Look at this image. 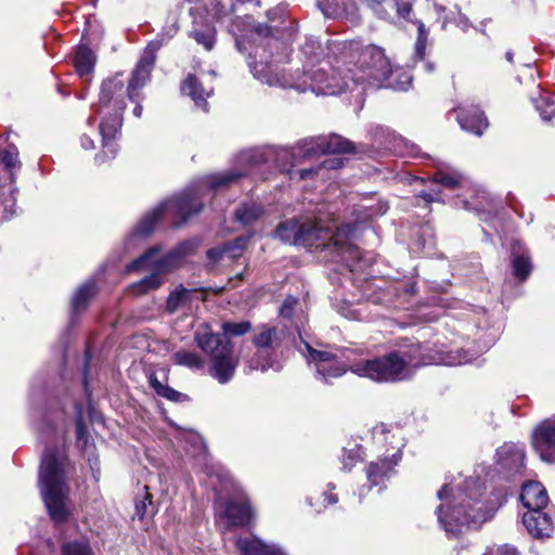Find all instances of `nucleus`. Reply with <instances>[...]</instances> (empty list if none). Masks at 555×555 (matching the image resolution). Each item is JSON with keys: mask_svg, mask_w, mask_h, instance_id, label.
I'll return each mask as SVG.
<instances>
[{"mask_svg": "<svg viewBox=\"0 0 555 555\" xmlns=\"http://www.w3.org/2000/svg\"><path fill=\"white\" fill-rule=\"evenodd\" d=\"M446 11L447 10L443 5L434 3V12L437 15V20L441 22V28H446L448 23L454 22L463 30L467 29L468 20L464 15L459 13L456 16L451 17Z\"/></svg>", "mask_w": 555, "mask_h": 555, "instance_id": "nucleus-36", "label": "nucleus"}, {"mask_svg": "<svg viewBox=\"0 0 555 555\" xmlns=\"http://www.w3.org/2000/svg\"><path fill=\"white\" fill-rule=\"evenodd\" d=\"M531 101L543 120H551L555 116V102L545 92L539 91L538 96H531Z\"/></svg>", "mask_w": 555, "mask_h": 555, "instance_id": "nucleus-34", "label": "nucleus"}, {"mask_svg": "<svg viewBox=\"0 0 555 555\" xmlns=\"http://www.w3.org/2000/svg\"><path fill=\"white\" fill-rule=\"evenodd\" d=\"M247 238L238 237L233 243L225 244L223 247L211 248L207 251V257L212 261H218L223 255L230 258H237L246 246Z\"/></svg>", "mask_w": 555, "mask_h": 555, "instance_id": "nucleus-29", "label": "nucleus"}, {"mask_svg": "<svg viewBox=\"0 0 555 555\" xmlns=\"http://www.w3.org/2000/svg\"><path fill=\"white\" fill-rule=\"evenodd\" d=\"M481 494V487L473 477L447 483L438 491L441 503L436 514L448 535L457 537L464 529L479 527L493 516L494 509L480 502Z\"/></svg>", "mask_w": 555, "mask_h": 555, "instance_id": "nucleus-4", "label": "nucleus"}, {"mask_svg": "<svg viewBox=\"0 0 555 555\" xmlns=\"http://www.w3.org/2000/svg\"><path fill=\"white\" fill-rule=\"evenodd\" d=\"M235 42H236V47L238 50H242V46H243V41L240 39V38H236L235 39Z\"/></svg>", "mask_w": 555, "mask_h": 555, "instance_id": "nucleus-59", "label": "nucleus"}, {"mask_svg": "<svg viewBox=\"0 0 555 555\" xmlns=\"http://www.w3.org/2000/svg\"><path fill=\"white\" fill-rule=\"evenodd\" d=\"M525 456L522 444L505 442L496 450V464L507 476H513L524 468Z\"/></svg>", "mask_w": 555, "mask_h": 555, "instance_id": "nucleus-15", "label": "nucleus"}, {"mask_svg": "<svg viewBox=\"0 0 555 555\" xmlns=\"http://www.w3.org/2000/svg\"><path fill=\"white\" fill-rule=\"evenodd\" d=\"M297 305V299L293 296H288L283 301L281 308H280V314L283 318H291L293 315V312L295 310V307Z\"/></svg>", "mask_w": 555, "mask_h": 555, "instance_id": "nucleus-46", "label": "nucleus"}, {"mask_svg": "<svg viewBox=\"0 0 555 555\" xmlns=\"http://www.w3.org/2000/svg\"><path fill=\"white\" fill-rule=\"evenodd\" d=\"M76 434H77V440L80 443L85 436V425L81 418L77 421L76 425Z\"/></svg>", "mask_w": 555, "mask_h": 555, "instance_id": "nucleus-54", "label": "nucleus"}, {"mask_svg": "<svg viewBox=\"0 0 555 555\" xmlns=\"http://www.w3.org/2000/svg\"><path fill=\"white\" fill-rule=\"evenodd\" d=\"M171 358L175 364L193 371L203 370L206 363L205 359L199 353L185 349L176 351Z\"/></svg>", "mask_w": 555, "mask_h": 555, "instance_id": "nucleus-28", "label": "nucleus"}, {"mask_svg": "<svg viewBox=\"0 0 555 555\" xmlns=\"http://www.w3.org/2000/svg\"><path fill=\"white\" fill-rule=\"evenodd\" d=\"M151 270V274L131 285V292L134 295H142L157 289L163 284L162 274L157 270Z\"/></svg>", "mask_w": 555, "mask_h": 555, "instance_id": "nucleus-33", "label": "nucleus"}, {"mask_svg": "<svg viewBox=\"0 0 555 555\" xmlns=\"http://www.w3.org/2000/svg\"><path fill=\"white\" fill-rule=\"evenodd\" d=\"M163 46V39L151 41L144 50L131 73L127 88L121 74L103 81L100 92L98 114L102 116L100 122V134L102 137L101 154L95 155V162L102 164L107 159L114 158L117 153V146L114 142L122 125V113L126 107L125 94L135 103L132 109L133 116L141 117L143 107L141 102L144 99L142 89L147 83L151 73L154 68L156 52Z\"/></svg>", "mask_w": 555, "mask_h": 555, "instance_id": "nucleus-2", "label": "nucleus"}, {"mask_svg": "<svg viewBox=\"0 0 555 555\" xmlns=\"http://www.w3.org/2000/svg\"><path fill=\"white\" fill-rule=\"evenodd\" d=\"M291 53L289 46L271 35L268 26H259L253 34V50L248 66L254 77L262 83L293 88L299 92L310 90L315 94L334 95L352 90L358 83L382 86L392 74V67L384 51L376 46L350 42L344 46L341 66H321L304 75L287 74L284 65Z\"/></svg>", "mask_w": 555, "mask_h": 555, "instance_id": "nucleus-1", "label": "nucleus"}, {"mask_svg": "<svg viewBox=\"0 0 555 555\" xmlns=\"http://www.w3.org/2000/svg\"><path fill=\"white\" fill-rule=\"evenodd\" d=\"M262 210L256 204L242 205L235 212L236 219L244 225L253 224L261 216Z\"/></svg>", "mask_w": 555, "mask_h": 555, "instance_id": "nucleus-37", "label": "nucleus"}, {"mask_svg": "<svg viewBox=\"0 0 555 555\" xmlns=\"http://www.w3.org/2000/svg\"><path fill=\"white\" fill-rule=\"evenodd\" d=\"M236 546L242 555H287L280 545L268 544L257 538H240Z\"/></svg>", "mask_w": 555, "mask_h": 555, "instance_id": "nucleus-20", "label": "nucleus"}, {"mask_svg": "<svg viewBox=\"0 0 555 555\" xmlns=\"http://www.w3.org/2000/svg\"><path fill=\"white\" fill-rule=\"evenodd\" d=\"M177 30H178V27H177L176 23H173L168 30V36L172 37L177 33Z\"/></svg>", "mask_w": 555, "mask_h": 555, "instance_id": "nucleus-58", "label": "nucleus"}, {"mask_svg": "<svg viewBox=\"0 0 555 555\" xmlns=\"http://www.w3.org/2000/svg\"><path fill=\"white\" fill-rule=\"evenodd\" d=\"M62 555H94L86 540L68 541L62 545Z\"/></svg>", "mask_w": 555, "mask_h": 555, "instance_id": "nucleus-38", "label": "nucleus"}, {"mask_svg": "<svg viewBox=\"0 0 555 555\" xmlns=\"http://www.w3.org/2000/svg\"><path fill=\"white\" fill-rule=\"evenodd\" d=\"M301 52L307 56L308 61H313L321 52L320 42L314 38H308L301 47Z\"/></svg>", "mask_w": 555, "mask_h": 555, "instance_id": "nucleus-44", "label": "nucleus"}, {"mask_svg": "<svg viewBox=\"0 0 555 555\" xmlns=\"http://www.w3.org/2000/svg\"><path fill=\"white\" fill-rule=\"evenodd\" d=\"M405 149H406V152H405V155L406 156H410V157H422V154H421V150L420 147L414 144V143H410V142H406V141H402Z\"/></svg>", "mask_w": 555, "mask_h": 555, "instance_id": "nucleus-49", "label": "nucleus"}, {"mask_svg": "<svg viewBox=\"0 0 555 555\" xmlns=\"http://www.w3.org/2000/svg\"><path fill=\"white\" fill-rule=\"evenodd\" d=\"M421 196L427 202V203H431V202H435V201H439L440 197L438 194H433V193H429V192H423L421 194Z\"/></svg>", "mask_w": 555, "mask_h": 555, "instance_id": "nucleus-57", "label": "nucleus"}, {"mask_svg": "<svg viewBox=\"0 0 555 555\" xmlns=\"http://www.w3.org/2000/svg\"><path fill=\"white\" fill-rule=\"evenodd\" d=\"M403 80L398 83H389L391 88L398 89V90H406L408 87L411 85V77L408 74H402Z\"/></svg>", "mask_w": 555, "mask_h": 555, "instance_id": "nucleus-51", "label": "nucleus"}, {"mask_svg": "<svg viewBox=\"0 0 555 555\" xmlns=\"http://www.w3.org/2000/svg\"><path fill=\"white\" fill-rule=\"evenodd\" d=\"M202 209V202L198 192L188 189L180 194L172 196L156 206L151 212H147L134 229L138 236L151 234L158 219L166 212H173L182 219H186Z\"/></svg>", "mask_w": 555, "mask_h": 555, "instance_id": "nucleus-9", "label": "nucleus"}, {"mask_svg": "<svg viewBox=\"0 0 555 555\" xmlns=\"http://www.w3.org/2000/svg\"><path fill=\"white\" fill-rule=\"evenodd\" d=\"M506 59H507V61L512 62L513 61V53L512 52H506Z\"/></svg>", "mask_w": 555, "mask_h": 555, "instance_id": "nucleus-60", "label": "nucleus"}, {"mask_svg": "<svg viewBox=\"0 0 555 555\" xmlns=\"http://www.w3.org/2000/svg\"><path fill=\"white\" fill-rule=\"evenodd\" d=\"M0 157L7 169L13 170L20 167L18 152L14 146L0 152Z\"/></svg>", "mask_w": 555, "mask_h": 555, "instance_id": "nucleus-41", "label": "nucleus"}, {"mask_svg": "<svg viewBox=\"0 0 555 555\" xmlns=\"http://www.w3.org/2000/svg\"><path fill=\"white\" fill-rule=\"evenodd\" d=\"M95 64V56L93 52L85 46H80L74 57V65L76 72L80 77H86L92 73Z\"/></svg>", "mask_w": 555, "mask_h": 555, "instance_id": "nucleus-27", "label": "nucleus"}, {"mask_svg": "<svg viewBox=\"0 0 555 555\" xmlns=\"http://www.w3.org/2000/svg\"><path fill=\"white\" fill-rule=\"evenodd\" d=\"M238 358L234 356L232 346H222L210 357L209 375L219 384H228L234 376Z\"/></svg>", "mask_w": 555, "mask_h": 555, "instance_id": "nucleus-13", "label": "nucleus"}, {"mask_svg": "<svg viewBox=\"0 0 555 555\" xmlns=\"http://www.w3.org/2000/svg\"><path fill=\"white\" fill-rule=\"evenodd\" d=\"M181 91L193 99L198 107L207 111L206 98L212 93V88H204L203 81L193 75H189L181 86Z\"/></svg>", "mask_w": 555, "mask_h": 555, "instance_id": "nucleus-23", "label": "nucleus"}, {"mask_svg": "<svg viewBox=\"0 0 555 555\" xmlns=\"http://www.w3.org/2000/svg\"><path fill=\"white\" fill-rule=\"evenodd\" d=\"M194 295L195 292L193 289H189L181 284L176 286L168 294L165 304V311L169 314H173L178 311L190 308Z\"/></svg>", "mask_w": 555, "mask_h": 555, "instance_id": "nucleus-22", "label": "nucleus"}, {"mask_svg": "<svg viewBox=\"0 0 555 555\" xmlns=\"http://www.w3.org/2000/svg\"><path fill=\"white\" fill-rule=\"evenodd\" d=\"M359 459H360V449L359 448L352 449L349 451H344L343 456H341V463H343L344 469L350 470L356 465V463L359 461Z\"/></svg>", "mask_w": 555, "mask_h": 555, "instance_id": "nucleus-45", "label": "nucleus"}, {"mask_svg": "<svg viewBox=\"0 0 555 555\" xmlns=\"http://www.w3.org/2000/svg\"><path fill=\"white\" fill-rule=\"evenodd\" d=\"M401 460L400 448H392L391 452L387 451L383 457L372 461L366 469V478L372 487L384 486L395 473V467Z\"/></svg>", "mask_w": 555, "mask_h": 555, "instance_id": "nucleus-14", "label": "nucleus"}, {"mask_svg": "<svg viewBox=\"0 0 555 555\" xmlns=\"http://www.w3.org/2000/svg\"><path fill=\"white\" fill-rule=\"evenodd\" d=\"M341 165H343V162L340 158H331V159L324 160L318 169H320L322 167L328 168V169H336V168L341 167Z\"/></svg>", "mask_w": 555, "mask_h": 555, "instance_id": "nucleus-52", "label": "nucleus"}, {"mask_svg": "<svg viewBox=\"0 0 555 555\" xmlns=\"http://www.w3.org/2000/svg\"><path fill=\"white\" fill-rule=\"evenodd\" d=\"M511 262L513 274L519 281H525L532 271L531 258L528 250L518 242L512 246Z\"/></svg>", "mask_w": 555, "mask_h": 555, "instance_id": "nucleus-21", "label": "nucleus"}, {"mask_svg": "<svg viewBox=\"0 0 555 555\" xmlns=\"http://www.w3.org/2000/svg\"><path fill=\"white\" fill-rule=\"evenodd\" d=\"M352 150V144L348 140L337 134L328 137H319L304 141L294 149H273V147H255L242 151L236 157V164L241 167L255 166L271 160L291 158L292 163L298 158L310 159L323 154L346 153Z\"/></svg>", "mask_w": 555, "mask_h": 555, "instance_id": "nucleus-6", "label": "nucleus"}, {"mask_svg": "<svg viewBox=\"0 0 555 555\" xmlns=\"http://www.w3.org/2000/svg\"><path fill=\"white\" fill-rule=\"evenodd\" d=\"M522 522L528 532L534 538H547L553 531L551 517L543 512V508L527 511L522 516Z\"/></svg>", "mask_w": 555, "mask_h": 555, "instance_id": "nucleus-16", "label": "nucleus"}, {"mask_svg": "<svg viewBox=\"0 0 555 555\" xmlns=\"http://www.w3.org/2000/svg\"><path fill=\"white\" fill-rule=\"evenodd\" d=\"M151 385L154 388V390L162 397L178 402L181 400L183 395L169 386L163 385L160 382H158L156 378L151 377Z\"/></svg>", "mask_w": 555, "mask_h": 555, "instance_id": "nucleus-39", "label": "nucleus"}, {"mask_svg": "<svg viewBox=\"0 0 555 555\" xmlns=\"http://www.w3.org/2000/svg\"><path fill=\"white\" fill-rule=\"evenodd\" d=\"M413 181H415V182H422V180H421V179H418V178H413Z\"/></svg>", "mask_w": 555, "mask_h": 555, "instance_id": "nucleus-61", "label": "nucleus"}, {"mask_svg": "<svg viewBox=\"0 0 555 555\" xmlns=\"http://www.w3.org/2000/svg\"><path fill=\"white\" fill-rule=\"evenodd\" d=\"M80 145L85 150H91L94 147L93 140L89 138L88 135H82L80 138Z\"/></svg>", "mask_w": 555, "mask_h": 555, "instance_id": "nucleus-55", "label": "nucleus"}, {"mask_svg": "<svg viewBox=\"0 0 555 555\" xmlns=\"http://www.w3.org/2000/svg\"><path fill=\"white\" fill-rule=\"evenodd\" d=\"M208 12L221 23H232L233 22V12L235 9L234 0H209L208 2ZM229 31L234 34V28L232 24L228 25Z\"/></svg>", "mask_w": 555, "mask_h": 555, "instance_id": "nucleus-24", "label": "nucleus"}, {"mask_svg": "<svg viewBox=\"0 0 555 555\" xmlns=\"http://www.w3.org/2000/svg\"><path fill=\"white\" fill-rule=\"evenodd\" d=\"M249 366H250L251 370H260L262 372H264V371L269 370L270 367H272V365L267 363V362L266 363H258L255 360H251L249 362Z\"/></svg>", "mask_w": 555, "mask_h": 555, "instance_id": "nucleus-53", "label": "nucleus"}, {"mask_svg": "<svg viewBox=\"0 0 555 555\" xmlns=\"http://www.w3.org/2000/svg\"><path fill=\"white\" fill-rule=\"evenodd\" d=\"M192 36L196 40V42L202 44L206 50L209 51L214 48L216 41L215 30H207L205 33L194 30L192 33Z\"/></svg>", "mask_w": 555, "mask_h": 555, "instance_id": "nucleus-42", "label": "nucleus"}, {"mask_svg": "<svg viewBox=\"0 0 555 555\" xmlns=\"http://www.w3.org/2000/svg\"><path fill=\"white\" fill-rule=\"evenodd\" d=\"M12 181L8 185H0V221L8 220L15 211V196Z\"/></svg>", "mask_w": 555, "mask_h": 555, "instance_id": "nucleus-31", "label": "nucleus"}, {"mask_svg": "<svg viewBox=\"0 0 555 555\" xmlns=\"http://www.w3.org/2000/svg\"><path fill=\"white\" fill-rule=\"evenodd\" d=\"M151 495L146 493L143 500L135 502V516L142 520L147 514V507L151 505Z\"/></svg>", "mask_w": 555, "mask_h": 555, "instance_id": "nucleus-47", "label": "nucleus"}, {"mask_svg": "<svg viewBox=\"0 0 555 555\" xmlns=\"http://www.w3.org/2000/svg\"><path fill=\"white\" fill-rule=\"evenodd\" d=\"M456 119L463 130L476 135H481L488 127L487 118L478 107H459Z\"/></svg>", "mask_w": 555, "mask_h": 555, "instance_id": "nucleus-17", "label": "nucleus"}, {"mask_svg": "<svg viewBox=\"0 0 555 555\" xmlns=\"http://www.w3.org/2000/svg\"><path fill=\"white\" fill-rule=\"evenodd\" d=\"M416 24H417V30H418L417 33L418 34H417V38H416L415 47H414V59H415V61L423 62L422 68L426 73H433L435 69V64L429 61L424 62L426 44H427V40H428V30L426 29L423 22L417 21Z\"/></svg>", "mask_w": 555, "mask_h": 555, "instance_id": "nucleus-26", "label": "nucleus"}, {"mask_svg": "<svg viewBox=\"0 0 555 555\" xmlns=\"http://www.w3.org/2000/svg\"><path fill=\"white\" fill-rule=\"evenodd\" d=\"M532 447L543 462L555 463V415L534 427Z\"/></svg>", "mask_w": 555, "mask_h": 555, "instance_id": "nucleus-12", "label": "nucleus"}, {"mask_svg": "<svg viewBox=\"0 0 555 555\" xmlns=\"http://www.w3.org/2000/svg\"><path fill=\"white\" fill-rule=\"evenodd\" d=\"M330 209L319 211L311 218L291 219L280 223L275 236L284 243L301 245L307 248L331 249L347 266L352 259L359 258V250L352 245L351 237L356 232V222L337 224Z\"/></svg>", "mask_w": 555, "mask_h": 555, "instance_id": "nucleus-3", "label": "nucleus"}, {"mask_svg": "<svg viewBox=\"0 0 555 555\" xmlns=\"http://www.w3.org/2000/svg\"><path fill=\"white\" fill-rule=\"evenodd\" d=\"M323 496H324V501L327 503V505H333L338 502L337 495L332 492L326 491V492H324Z\"/></svg>", "mask_w": 555, "mask_h": 555, "instance_id": "nucleus-56", "label": "nucleus"}, {"mask_svg": "<svg viewBox=\"0 0 555 555\" xmlns=\"http://www.w3.org/2000/svg\"><path fill=\"white\" fill-rule=\"evenodd\" d=\"M485 555H518V551L516 547L505 544L489 548Z\"/></svg>", "mask_w": 555, "mask_h": 555, "instance_id": "nucleus-48", "label": "nucleus"}, {"mask_svg": "<svg viewBox=\"0 0 555 555\" xmlns=\"http://www.w3.org/2000/svg\"><path fill=\"white\" fill-rule=\"evenodd\" d=\"M317 172V169L310 168V169H300L297 171L291 172V178L295 179L296 176H298V180L307 179L309 177H312Z\"/></svg>", "mask_w": 555, "mask_h": 555, "instance_id": "nucleus-50", "label": "nucleus"}, {"mask_svg": "<svg viewBox=\"0 0 555 555\" xmlns=\"http://www.w3.org/2000/svg\"><path fill=\"white\" fill-rule=\"evenodd\" d=\"M214 477L220 483L219 489H216L219 494L215 503V515L218 526L222 530H228L232 527L248 525L254 517V509L248 498L244 493L238 492L235 500H223L221 492L233 487L232 477L223 469H219L210 475L211 479ZM211 483L214 482L211 481ZM212 486L217 488V486Z\"/></svg>", "mask_w": 555, "mask_h": 555, "instance_id": "nucleus-8", "label": "nucleus"}, {"mask_svg": "<svg viewBox=\"0 0 555 555\" xmlns=\"http://www.w3.org/2000/svg\"><path fill=\"white\" fill-rule=\"evenodd\" d=\"M308 362L314 365L318 376L325 383H330L333 378L340 377L346 372V364L338 356L330 350H318L307 343Z\"/></svg>", "mask_w": 555, "mask_h": 555, "instance_id": "nucleus-11", "label": "nucleus"}, {"mask_svg": "<svg viewBox=\"0 0 555 555\" xmlns=\"http://www.w3.org/2000/svg\"><path fill=\"white\" fill-rule=\"evenodd\" d=\"M96 294L94 281L90 280L82 284L74 294L72 298V308L75 312H79L87 308L90 300Z\"/></svg>", "mask_w": 555, "mask_h": 555, "instance_id": "nucleus-30", "label": "nucleus"}, {"mask_svg": "<svg viewBox=\"0 0 555 555\" xmlns=\"http://www.w3.org/2000/svg\"><path fill=\"white\" fill-rule=\"evenodd\" d=\"M247 173V170H231L227 172H220L212 176H209L206 180V184L210 189H218L225 185H229L231 182L235 181L240 177Z\"/></svg>", "mask_w": 555, "mask_h": 555, "instance_id": "nucleus-35", "label": "nucleus"}, {"mask_svg": "<svg viewBox=\"0 0 555 555\" xmlns=\"http://www.w3.org/2000/svg\"><path fill=\"white\" fill-rule=\"evenodd\" d=\"M197 246L198 242L196 240L184 241L162 257H157L160 248L158 246H154L147 249L138 259L129 263L127 270L131 272L153 269L157 270L162 275L170 273L180 268L185 257L191 255Z\"/></svg>", "mask_w": 555, "mask_h": 555, "instance_id": "nucleus-10", "label": "nucleus"}, {"mask_svg": "<svg viewBox=\"0 0 555 555\" xmlns=\"http://www.w3.org/2000/svg\"><path fill=\"white\" fill-rule=\"evenodd\" d=\"M98 0H91L92 4L95 7Z\"/></svg>", "mask_w": 555, "mask_h": 555, "instance_id": "nucleus-62", "label": "nucleus"}, {"mask_svg": "<svg viewBox=\"0 0 555 555\" xmlns=\"http://www.w3.org/2000/svg\"><path fill=\"white\" fill-rule=\"evenodd\" d=\"M473 361L464 350L450 351L439 356H427L424 347L417 345L409 351L390 352L383 357L351 364L350 371L360 377L379 383H393L410 378L416 367L428 364L462 365Z\"/></svg>", "mask_w": 555, "mask_h": 555, "instance_id": "nucleus-5", "label": "nucleus"}, {"mask_svg": "<svg viewBox=\"0 0 555 555\" xmlns=\"http://www.w3.org/2000/svg\"><path fill=\"white\" fill-rule=\"evenodd\" d=\"M388 206L386 204L379 203L377 206H361L359 212L364 210V215L362 217H359L357 221L364 222L369 219H372L373 217L377 215H383L387 211Z\"/></svg>", "mask_w": 555, "mask_h": 555, "instance_id": "nucleus-43", "label": "nucleus"}, {"mask_svg": "<svg viewBox=\"0 0 555 555\" xmlns=\"http://www.w3.org/2000/svg\"><path fill=\"white\" fill-rule=\"evenodd\" d=\"M434 182L450 191H457L469 184L466 177L453 169L449 171L438 170L434 176Z\"/></svg>", "mask_w": 555, "mask_h": 555, "instance_id": "nucleus-25", "label": "nucleus"}, {"mask_svg": "<svg viewBox=\"0 0 555 555\" xmlns=\"http://www.w3.org/2000/svg\"><path fill=\"white\" fill-rule=\"evenodd\" d=\"M64 465L65 455L60 448L44 451L39 472V485L46 507L55 522L64 521L68 516Z\"/></svg>", "mask_w": 555, "mask_h": 555, "instance_id": "nucleus-7", "label": "nucleus"}, {"mask_svg": "<svg viewBox=\"0 0 555 555\" xmlns=\"http://www.w3.org/2000/svg\"><path fill=\"white\" fill-rule=\"evenodd\" d=\"M519 499L527 511L544 508L548 502L545 488L538 481L526 482L521 488Z\"/></svg>", "mask_w": 555, "mask_h": 555, "instance_id": "nucleus-19", "label": "nucleus"}, {"mask_svg": "<svg viewBox=\"0 0 555 555\" xmlns=\"http://www.w3.org/2000/svg\"><path fill=\"white\" fill-rule=\"evenodd\" d=\"M224 335L228 336H242L246 334L250 328L251 324L247 321L238 322V323H231V322H224L221 326Z\"/></svg>", "mask_w": 555, "mask_h": 555, "instance_id": "nucleus-40", "label": "nucleus"}, {"mask_svg": "<svg viewBox=\"0 0 555 555\" xmlns=\"http://www.w3.org/2000/svg\"><path fill=\"white\" fill-rule=\"evenodd\" d=\"M282 331H278L276 327L269 325H261L253 337L254 344L259 348L271 347L274 344L281 341Z\"/></svg>", "mask_w": 555, "mask_h": 555, "instance_id": "nucleus-32", "label": "nucleus"}, {"mask_svg": "<svg viewBox=\"0 0 555 555\" xmlns=\"http://www.w3.org/2000/svg\"><path fill=\"white\" fill-rule=\"evenodd\" d=\"M194 340L197 347L210 357L218 352L222 346L231 345L230 341L223 340L219 334L214 333L206 323L198 325L194 334Z\"/></svg>", "mask_w": 555, "mask_h": 555, "instance_id": "nucleus-18", "label": "nucleus"}]
</instances>
